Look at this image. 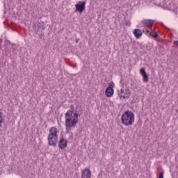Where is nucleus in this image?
Masks as SVG:
<instances>
[{
	"instance_id": "nucleus-1",
	"label": "nucleus",
	"mask_w": 178,
	"mask_h": 178,
	"mask_svg": "<svg viewBox=\"0 0 178 178\" xmlns=\"http://www.w3.org/2000/svg\"><path fill=\"white\" fill-rule=\"evenodd\" d=\"M134 113L128 110L122 113L121 123L124 126H131L134 123Z\"/></svg>"
},
{
	"instance_id": "nucleus-2",
	"label": "nucleus",
	"mask_w": 178,
	"mask_h": 178,
	"mask_svg": "<svg viewBox=\"0 0 178 178\" xmlns=\"http://www.w3.org/2000/svg\"><path fill=\"white\" fill-rule=\"evenodd\" d=\"M48 145L50 147H56L58 143V129L52 127L49 129V134L47 137Z\"/></svg>"
},
{
	"instance_id": "nucleus-3",
	"label": "nucleus",
	"mask_w": 178,
	"mask_h": 178,
	"mask_svg": "<svg viewBox=\"0 0 178 178\" xmlns=\"http://www.w3.org/2000/svg\"><path fill=\"white\" fill-rule=\"evenodd\" d=\"M33 29L36 34H38L40 32L42 33L43 30H45V23L38 21L33 23Z\"/></svg>"
},
{
	"instance_id": "nucleus-4",
	"label": "nucleus",
	"mask_w": 178,
	"mask_h": 178,
	"mask_svg": "<svg viewBox=\"0 0 178 178\" xmlns=\"http://www.w3.org/2000/svg\"><path fill=\"white\" fill-rule=\"evenodd\" d=\"M113 88H115V83H113V81H111L108 83V86L106 88L105 90V95L106 97H107V98H111V97H113V94L115 92Z\"/></svg>"
},
{
	"instance_id": "nucleus-5",
	"label": "nucleus",
	"mask_w": 178,
	"mask_h": 178,
	"mask_svg": "<svg viewBox=\"0 0 178 178\" xmlns=\"http://www.w3.org/2000/svg\"><path fill=\"white\" fill-rule=\"evenodd\" d=\"M86 3H87V1H79L75 4V10L74 13H83L84 10H86Z\"/></svg>"
},
{
	"instance_id": "nucleus-6",
	"label": "nucleus",
	"mask_w": 178,
	"mask_h": 178,
	"mask_svg": "<svg viewBox=\"0 0 178 178\" xmlns=\"http://www.w3.org/2000/svg\"><path fill=\"white\" fill-rule=\"evenodd\" d=\"M77 122H73L72 121V118H65V129L66 133H70V130H72V127H76Z\"/></svg>"
},
{
	"instance_id": "nucleus-7",
	"label": "nucleus",
	"mask_w": 178,
	"mask_h": 178,
	"mask_svg": "<svg viewBox=\"0 0 178 178\" xmlns=\"http://www.w3.org/2000/svg\"><path fill=\"white\" fill-rule=\"evenodd\" d=\"M72 115L73 116L71 120L72 123H79V116L81 115V113H80V109H79V106H77L75 110H74Z\"/></svg>"
},
{
	"instance_id": "nucleus-8",
	"label": "nucleus",
	"mask_w": 178,
	"mask_h": 178,
	"mask_svg": "<svg viewBox=\"0 0 178 178\" xmlns=\"http://www.w3.org/2000/svg\"><path fill=\"white\" fill-rule=\"evenodd\" d=\"M140 74H141L143 77V83H148L149 81V78L148 76V74H147V72H145V68L142 67L140 69Z\"/></svg>"
},
{
	"instance_id": "nucleus-9",
	"label": "nucleus",
	"mask_w": 178,
	"mask_h": 178,
	"mask_svg": "<svg viewBox=\"0 0 178 178\" xmlns=\"http://www.w3.org/2000/svg\"><path fill=\"white\" fill-rule=\"evenodd\" d=\"M67 143H69V141H67L65 138H60L58 141V148L60 149H65V148L67 147Z\"/></svg>"
},
{
	"instance_id": "nucleus-10",
	"label": "nucleus",
	"mask_w": 178,
	"mask_h": 178,
	"mask_svg": "<svg viewBox=\"0 0 178 178\" xmlns=\"http://www.w3.org/2000/svg\"><path fill=\"white\" fill-rule=\"evenodd\" d=\"M70 111H67L65 114V119H72V115L73 113H74V105L72 104L70 106Z\"/></svg>"
},
{
	"instance_id": "nucleus-11",
	"label": "nucleus",
	"mask_w": 178,
	"mask_h": 178,
	"mask_svg": "<svg viewBox=\"0 0 178 178\" xmlns=\"http://www.w3.org/2000/svg\"><path fill=\"white\" fill-rule=\"evenodd\" d=\"M133 34L134 35L135 38L138 40L143 37V31L140 29H135L133 30Z\"/></svg>"
},
{
	"instance_id": "nucleus-12",
	"label": "nucleus",
	"mask_w": 178,
	"mask_h": 178,
	"mask_svg": "<svg viewBox=\"0 0 178 178\" xmlns=\"http://www.w3.org/2000/svg\"><path fill=\"white\" fill-rule=\"evenodd\" d=\"M81 178H91V170L88 168L82 170Z\"/></svg>"
},
{
	"instance_id": "nucleus-13",
	"label": "nucleus",
	"mask_w": 178,
	"mask_h": 178,
	"mask_svg": "<svg viewBox=\"0 0 178 178\" xmlns=\"http://www.w3.org/2000/svg\"><path fill=\"white\" fill-rule=\"evenodd\" d=\"M143 24H145V26H152V24H154V23H155V20L153 19H144L143 21Z\"/></svg>"
},
{
	"instance_id": "nucleus-14",
	"label": "nucleus",
	"mask_w": 178,
	"mask_h": 178,
	"mask_svg": "<svg viewBox=\"0 0 178 178\" xmlns=\"http://www.w3.org/2000/svg\"><path fill=\"white\" fill-rule=\"evenodd\" d=\"M2 109H0V128L2 127V123L5 121V118L3 117V113H2Z\"/></svg>"
},
{
	"instance_id": "nucleus-15",
	"label": "nucleus",
	"mask_w": 178,
	"mask_h": 178,
	"mask_svg": "<svg viewBox=\"0 0 178 178\" xmlns=\"http://www.w3.org/2000/svg\"><path fill=\"white\" fill-rule=\"evenodd\" d=\"M149 35H150L151 37H152L153 38H158V33H156V32L152 31V32H150Z\"/></svg>"
},
{
	"instance_id": "nucleus-16",
	"label": "nucleus",
	"mask_w": 178,
	"mask_h": 178,
	"mask_svg": "<svg viewBox=\"0 0 178 178\" xmlns=\"http://www.w3.org/2000/svg\"><path fill=\"white\" fill-rule=\"evenodd\" d=\"M124 92L126 97H130V89L129 88L125 89V92Z\"/></svg>"
},
{
	"instance_id": "nucleus-17",
	"label": "nucleus",
	"mask_w": 178,
	"mask_h": 178,
	"mask_svg": "<svg viewBox=\"0 0 178 178\" xmlns=\"http://www.w3.org/2000/svg\"><path fill=\"white\" fill-rule=\"evenodd\" d=\"M12 45V49L13 51H16V49H17V47H16V44H11Z\"/></svg>"
},
{
	"instance_id": "nucleus-18",
	"label": "nucleus",
	"mask_w": 178,
	"mask_h": 178,
	"mask_svg": "<svg viewBox=\"0 0 178 178\" xmlns=\"http://www.w3.org/2000/svg\"><path fill=\"white\" fill-rule=\"evenodd\" d=\"M40 35V38H42V37H44V32H38V33Z\"/></svg>"
},
{
	"instance_id": "nucleus-19",
	"label": "nucleus",
	"mask_w": 178,
	"mask_h": 178,
	"mask_svg": "<svg viewBox=\"0 0 178 178\" xmlns=\"http://www.w3.org/2000/svg\"><path fill=\"white\" fill-rule=\"evenodd\" d=\"M159 178H163V171H161L159 173Z\"/></svg>"
},
{
	"instance_id": "nucleus-20",
	"label": "nucleus",
	"mask_w": 178,
	"mask_h": 178,
	"mask_svg": "<svg viewBox=\"0 0 178 178\" xmlns=\"http://www.w3.org/2000/svg\"><path fill=\"white\" fill-rule=\"evenodd\" d=\"M120 99H122V98H123L124 99H125V98H130V96H124V95H122V96H120Z\"/></svg>"
},
{
	"instance_id": "nucleus-21",
	"label": "nucleus",
	"mask_w": 178,
	"mask_h": 178,
	"mask_svg": "<svg viewBox=\"0 0 178 178\" xmlns=\"http://www.w3.org/2000/svg\"><path fill=\"white\" fill-rule=\"evenodd\" d=\"M125 23H126V25H127V26H130V24H131V23L130 22V21H126Z\"/></svg>"
},
{
	"instance_id": "nucleus-22",
	"label": "nucleus",
	"mask_w": 178,
	"mask_h": 178,
	"mask_svg": "<svg viewBox=\"0 0 178 178\" xmlns=\"http://www.w3.org/2000/svg\"><path fill=\"white\" fill-rule=\"evenodd\" d=\"M174 44L177 45V47H178V40H175L174 41Z\"/></svg>"
},
{
	"instance_id": "nucleus-23",
	"label": "nucleus",
	"mask_w": 178,
	"mask_h": 178,
	"mask_svg": "<svg viewBox=\"0 0 178 178\" xmlns=\"http://www.w3.org/2000/svg\"><path fill=\"white\" fill-rule=\"evenodd\" d=\"M161 27H163L164 29H168V28L166 27V26H165V24H163V23H161Z\"/></svg>"
},
{
	"instance_id": "nucleus-24",
	"label": "nucleus",
	"mask_w": 178,
	"mask_h": 178,
	"mask_svg": "<svg viewBox=\"0 0 178 178\" xmlns=\"http://www.w3.org/2000/svg\"><path fill=\"white\" fill-rule=\"evenodd\" d=\"M79 41H80V39H79V38H76V39L75 40V42H76V44H77Z\"/></svg>"
},
{
	"instance_id": "nucleus-25",
	"label": "nucleus",
	"mask_w": 178,
	"mask_h": 178,
	"mask_svg": "<svg viewBox=\"0 0 178 178\" xmlns=\"http://www.w3.org/2000/svg\"><path fill=\"white\" fill-rule=\"evenodd\" d=\"M124 90L121 89V90H120V94H124Z\"/></svg>"
},
{
	"instance_id": "nucleus-26",
	"label": "nucleus",
	"mask_w": 178,
	"mask_h": 178,
	"mask_svg": "<svg viewBox=\"0 0 178 178\" xmlns=\"http://www.w3.org/2000/svg\"><path fill=\"white\" fill-rule=\"evenodd\" d=\"M8 44H10L12 45L13 43H11L10 41H8Z\"/></svg>"
},
{
	"instance_id": "nucleus-27",
	"label": "nucleus",
	"mask_w": 178,
	"mask_h": 178,
	"mask_svg": "<svg viewBox=\"0 0 178 178\" xmlns=\"http://www.w3.org/2000/svg\"><path fill=\"white\" fill-rule=\"evenodd\" d=\"M176 112L178 113V110L177 109L176 110Z\"/></svg>"
}]
</instances>
